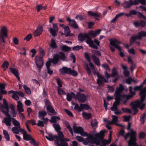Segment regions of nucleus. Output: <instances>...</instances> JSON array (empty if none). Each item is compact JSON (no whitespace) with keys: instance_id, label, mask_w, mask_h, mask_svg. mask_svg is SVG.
<instances>
[{"instance_id":"obj_59","label":"nucleus","mask_w":146,"mask_h":146,"mask_svg":"<svg viewBox=\"0 0 146 146\" xmlns=\"http://www.w3.org/2000/svg\"><path fill=\"white\" fill-rule=\"evenodd\" d=\"M137 15L139 17L141 18H143V19L146 20V17L144 16L141 13L137 12Z\"/></svg>"},{"instance_id":"obj_16","label":"nucleus","mask_w":146,"mask_h":146,"mask_svg":"<svg viewBox=\"0 0 146 146\" xmlns=\"http://www.w3.org/2000/svg\"><path fill=\"white\" fill-rule=\"evenodd\" d=\"M53 29L52 28L49 29V32L53 36H55L56 35V32L58 31V27L56 24L54 23L52 25Z\"/></svg>"},{"instance_id":"obj_10","label":"nucleus","mask_w":146,"mask_h":146,"mask_svg":"<svg viewBox=\"0 0 146 146\" xmlns=\"http://www.w3.org/2000/svg\"><path fill=\"white\" fill-rule=\"evenodd\" d=\"M73 128L75 133H80L81 135L83 136H88L87 133L84 132L82 127H76L75 125H74Z\"/></svg>"},{"instance_id":"obj_45","label":"nucleus","mask_w":146,"mask_h":146,"mask_svg":"<svg viewBox=\"0 0 146 146\" xmlns=\"http://www.w3.org/2000/svg\"><path fill=\"white\" fill-rule=\"evenodd\" d=\"M50 46L53 49L56 48L57 47L55 41L53 39H52L51 40V43L50 44Z\"/></svg>"},{"instance_id":"obj_27","label":"nucleus","mask_w":146,"mask_h":146,"mask_svg":"<svg viewBox=\"0 0 146 146\" xmlns=\"http://www.w3.org/2000/svg\"><path fill=\"white\" fill-rule=\"evenodd\" d=\"M146 37V32L144 31H141L138 33L137 35V37L139 40H141L142 37Z\"/></svg>"},{"instance_id":"obj_23","label":"nucleus","mask_w":146,"mask_h":146,"mask_svg":"<svg viewBox=\"0 0 146 146\" xmlns=\"http://www.w3.org/2000/svg\"><path fill=\"white\" fill-rule=\"evenodd\" d=\"M85 57L87 60L89 62V65L93 71H95V69L94 68L93 64L91 62L90 57L88 54L86 52L85 54Z\"/></svg>"},{"instance_id":"obj_25","label":"nucleus","mask_w":146,"mask_h":146,"mask_svg":"<svg viewBox=\"0 0 146 146\" xmlns=\"http://www.w3.org/2000/svg\"><path fill=\"white\" fill-rule=\"evenodd\" d=\"M42 31V28L41 26H40L37 28L36 30L34 33L35 36H38L39 35Z\"/></svg>"},{"instance_id":"obj_43","label":"nucleus","mask_w":146,"mask_h":146,"mask_svg":"<svg viewBox=\"0 0 146 146\" xmlns=\"http://www.w3.org/2000/svg\"><path fill=\"white\" fill-rule=\"evenodd\" d=\"M60 119V117L58 116H53L51 117V119L49 121L51 123H56L57 120H59Z\"/></svg>"},{"instance_id":"obj_47","label":"nucleus","mask_w":146,"mask_h":146,"mask_svg":"<svg viewBox=\"0 0 146 146\" xmlns=\"http://www.w3.org/2000/svg\"><path fill=\"white\" fill-rule=\"evenodd\" d=\"M64 34L66 36H68L70 35V30L68 26H66V28H65Z\"/></svg>"},{"instance_id":"obj_50","label":"nucleus","mask_w":146,"mask_h":146,"mask_svg":"<svg viewBox=\"0 0 146 146\" xmlns=\"http://www.w3.org/2000/svg\"><path fill=\"white\" fill-rule=\"evenodd\" d=\"M3 133L6 140L7 141H9L10 140V137L7 132L6 130H3Z\"/></svg>"},{"instance_id":"obj_35","label":"nucleus","mask_w":146,"mask_h":146,"mask_svg":"<svg viewBox=\"0 0 146 146\" xmlns=\"http://www.w3.org/2000/svg\"><path fill=\"white\" fill-rule=\"evenodd\" d=\"M47 110L49 112L52 113H54V114L55 115L56 114V113L55 112V111L53 108L50 105H48L46 108Z\"/></svg>"},{"instance_id":"obj_17","label":"nucleus","mask_w":146,"mask_h":146,"mask_svg":"<svg viewBox=\"0 0 146 146\" xmlns=\"http://www.w3.org/2000/svg\"><path fill=\"white\" fill-rule=\"evenodd\" d=\"M88 13L90 16L93 17L97 21H99L100 20V17L101 15V14L97 12H92L90 11H88Z\"/></svg>"},{"instance_id":"obj_48","label":"nucleus","mask_w":146,"mask_h":146,"mask_svg":"<svg viewBox=\"0 0 146 146\" xmlns=\"http://www.w3.org/2000/svg\"><path fill=\"white\" fill-rule=\"evenodd\" d=\"M143 87V86H142V84H141L139 86H137L135 87L134 88V90L135 91H136L137 90L140 91V93L142 91L143 89H142Z\"/></svg>"},{"instance_id":"obj_7","label":"nucleus","mask_w":146,"mask_h":146,"mask_svg":"<svg viewBox=\"0 0 146 146\" xmlns=\"http://www.w3.org/2000/svg\"><path fill=\"white\" fill-rule=\"evenodd\" d=\"M39 52L40 56L35 57V62L38 69L40 70L43 65L42 58L44 55L45 53L43 49L41 48L39 49Z\"/></svg>"},{"instance_id":"obj_12","label":"nucleus","mask_w":146,"mask_h":146,"mask_svg":"<svg viewBox=\"0 0 146 146\" xmlns=\"http://www.w3.org/2000/svg\"><path fill=\"white\" fill-rule=\"evenodd\" d=\"M87 96L84 94L78 92L76 94L75 99L77 100L79 102L84 103L87 100Z\"/></svg>"},{"instance_id":"obj_36","label":"nucleus","mask_w":146,"mask_h":146,"mask_svg":"<svg viewBox=\"0 0 146 146\" xmlns=\"http://www.w3.org/2000/svg\"><path fill=\"white\" fill-rule=\"evenodd\" d=\"M12 123L15 127H21V125L19 122L15 118H12Z\"/></svg>"},{"instance_id":"obj_9","label":"nucleus","mask_w":146,"mask_h":146,"mask_svg":"<svg viewBox=\"0 0 146 146\" xmlns=\"http://www.w3.org/2000/svg\"><path fill=\"white\" fill-rule=\"evenodd\" d=\"M1 111L6 116L8 117H10L9 114V110L7 102L5 99L3 100V105L1 107Z\"/></svg>"},{"instance_id":"obj_30","label":"nucleus","mask_w":146,"mask_h":146,"mask_svg":"<svg viewBox=\"0 0 146 146\" xmlns=\"http://www.w3.org/2000/svg\"><path fill=\"white\" fill-rule=\"evenodd\" d=\"M51 61L54 64H57L58 61L59 60V57L58 55V54H55L53 56V58L52 59H50Z\"/></svg>"},{"instance_id":"obj_44","label":"nucleus","mask_w":146,"mask_h":146,"mask_svg":"<svg viewBox=\"0 0 146 146\" xmlns=\"http://www.w3.org/2000/svg\"><path fill=\"white\" fill-rule=\"evenodd\" d=\"M23 136V139L25 140H31L33 139L32 136L31 135H28L27 133H26Z\"/></svg>"},{"instance_id":"obj_60","label":"nucleus","mask_w":146,"mask_h":146,"mask_svg":"<svg viewBox=\"0 0 146 146\" xmlns=\"http://www.w3.org/2000/svg\"><path fill=\"white\" fill-rule=\"evenodd\" d=\"M146 134L144 132H141L139 134V138L140 139L144 138L146 136Z\"/></svg>"},{"instance_id":"obj_15","label":"nucleus","mask_w":146,"mask_h":146,"mask_svg":"<svg viewBox=\"0 0 146 146\" xmlns=\"http://www.w3.org/2000/svg\"><path fill=\"white\" fill-rule=\"evenodd\" d=\"M121 43V42L116 39L111 40L110 41L111 45L114 46L115 48L120 51L121 50V48L119 46V44Z\"/></svg>"},{"instance_id":"obj_41","label":"nucleus","mask_w":146,"mask_h":146,"mask_svg":"<svg viewBox=\"0 0 146 146\" xmlns=\"http://www.w3.org/2000/svg\"><path fill=\"white\" fill-rule=\"evenodd\" d=\"M20 127H13L11 129V131L14 133L18 134L19 133Z\"/></svg>"},{"instance_id":"obj_39","label":"nucleus","mask_w":146,"mask_h":146,"mask_svg":"<svg viewBox=\"0 0 146 146\" xmlns=\"http://www.w3.org/2000/svg\"><path fill=\"white\" fill-rule=\"evenodd\" d=\"M111 117L112 118L111 120L113 122V123L114 125L115 124L116 125L121 126V125H119L117 123L118 120V117L117 116L115 115H112Z\"/></svg>"},{"instance_id":"obj_26","label":"nucleus","mask_w":146,"mask_h":146,"mask_svg":"<svg viewBox=\"0 0 146 146\" xmlns=\"http://www.w3.org/2000/svg\"><path fill=\"white\" fill-rule=\"evenodd\" d=\"M11 109V113L13 117L16 116L17 112L16 111L15 106L13 104H11L10 106Z\"/></svg>"},{"instance_id":"obj_5","label":"nucleus","mask_w":146,"mask_h":146,"mask_svg":"<svg viewBox=\"0 0 146 146\" xmlns=\"http://www.w3.org/2000/svg\"><path fill=\"white\" fill-rule=\"evenodd\" d=\"M141 100L134 102L132 103L133 105V109H135V111H137L136 109V107L142 105V106L140 107V109L142 110L143 109L145 104L144 102V101L145 100L146 96V87L143 88L142 91L140 93Z\"/></svg>"},{"instance_id":"obj_20","label":"nucleus","mask_w":146,"mask_h":146,"mask_svg":"<svg viewBox=\"0 0 146 146\" xmlns=\"http://www.w3.org/2000/svg\"><path fill=\"white\" fill-rule=\"evenodd\" d=\"M59 70L63 74H70L71 70L70 68H68L66 67H64L60 69Z\"/></svg>"},{"instance_id":"obj_22","label":"nucleus","mask_w":146,"mask_h":146,"mask_svg":"<svg viewBox=\"0 0 146 146\" xmlns=\"http://www.w3.org/2000/svg\"><path fill=\"white\" fill-rule=\"evenodd\" d=\"M7 30L6 27L5 26H3L1 27L0 31V36H4L5 37H7Z\"/></svg>"},{"instance_id":"obj_63","label":"nucleus","mask_w":146,"mask_h":146,"mask_svg":"<svg viewBox=\"0 0 146 146\" xmlns=\"http://www.w3.org/2000/svg\"><path fill=\"white\" fill-rule=\"evenodd\" d=\"M88 35L89 36L90 35L92 36L93 38L95 37L96 36L95 31H90L89 32L88 34Z\"/></svg>"},{"instance_id":"obj_57","label":"nucleus","mask_w":146,"mask_h":146,"mask_svg":"<svg viewBox=\"0 0 146 146\" xmlns=\"http://www.w3.org/2000/svg\"><path fill=\"white\" fill-rule=\"evenodd\" d=\"M138 39L137 38V35L136 36H132L131 38L130 39V43L131 44H133L135 41V40Z\"/></svg>"},{"instance_id":"obj_58","label":"nucleus","mask_w":146,"mask_h":146,"mask_svg":"<svg viewBox=\"0 0 146 146\" xmlns=\"http://www.w3.org/2000/svg\"><path fill=\"white\" fill-rule=\"evenodd\" d=\"M83 47L82 46H79V45H77L76 46H75L73 47L72 48V49L73 50H77L79 49L83 48Z\"/></svg>"},{"instance_id":"obj_61","label":"nucleus","mask_w":146,"mask_h":146,"mask_svg":"<svg viewBox=\"0 0 146 146\" xmlns=\"http://www.w3.org/2000/svg\"><path fill=\"white\" fill-rule=\"evenodd\" d=\"M18 94L16 93V92L14 93L12 95V97L15 100H18L19 99V98L18 96Z\"/></svg>"},{"instance_id":"obj_2","label":"nucleus","mask_w":146,"mask_h":146,"mask_svg":"<svg viewBox=\"0 0 146 146\" xmlns=\"http://www.w3.org/2000/svg\"><path fill=\"white\" fill-rule=\"evenodd\" d=\"M124 88L122 84H120L119 87L116 88V90L115 92V94L117 97L118 96L120 100V104L122 101V99H124L123 103L124 105H126L128 100L133 97L134 95L135 94V91H132V87L131 86L129 87V90L131 95H126L121 94L122 92L124 90Z\"/></svg>"},{"instance_id":"obj_6","label":"nucleus","mask_w":146,"mask_h":146,"mask_svg":"<svg viewBox=\"0 0 146 146\" xmlns=\"http://www.w3.org/2000/svg\"><path fill=\"white\" fill-rule=\"evenodd\" d=\"M136 132L132 130H131V132H129L125 136V139H127L130 137V139L128 142L129 146H138V145L135 141L136 140Z\"/></svg>"},{"instance_id":"obj_21","label":"nucleus","mask_w":146,"mask_h":146,"mask_svg":"<svg viewBox=\"0 0 146 146\" xmlns=\"http://www.w3.org/2000/svg\"><path fill=\"white\" fill-rule=\"evenodd\" d=\"M67 21L69 22V25L72 26L73 28L75 29H77L78 28L76 23L74 20H71L69 18H67Z\"/></svg>"},{"instance_id":"obj_54","label":"nucleus","mask_w":146,"mask_h":146,"mask_svg":"<svg viewBox=\"0 0 146 146\" xmlns=\"http://www.w3.org/2000/svg\"><path fill=\"white\" fill-rule=\"evenodd\" d=\"M74 109L75 110L78 112H80L82 111V109L80 106H79L77 104H75Z\"/></svg>"},{"instance_id":"obj_19","label":"nucleus","mask_w":146,"mask_h":146,"mask_svg":"<svg viewBox=\"0 0 146 146\" xmlns=\"http://www.w3.org/2000/svg\"><path fill=\"white\" fill-rule=\"evenodd\" d=\"M132 5H137L141 3L143 5H145L146 3L145 0H129Z\"/></svg>"},{"instance_id":"obj_8","label":"nucleus","mask_w":146,"mask_h":146,"mask_svg":"<svg viewBox=\"0 0 146 146\" xmlns=\"http://www.w3.org/2000/svg\"><path fill=\"white\" fill-rule=\"evenodd\" d=\"M53 126L55 131L57 132L58 136L66 142L69 141V139L64 138V136L62 132L60 131L61 127L59 125L58 123H55L53 124Z\"/></svg>"},{"instance_id":"obj_53","label":"nucleus","mask_w":146,"mask_h":146,"mask_svg":"<svg viewBox=\"0 0 146 146\" xmlns=\"http://www.w3.org/2000/svg\"><path fill=\"white\" fill-rule=\"evenodd\" d=\"M9 64L8 62L5 61L2 65V67L3 68L4 70H6L8 68V66Z\"/></svg>"},{"instance_id":"obj_3","label":"nucleus","mask_w":146,"mask_h":146,"mask_svg":"<svg viewBox=\"0 0 146 146\" xmlns=\"http://www.w3.org/2000/svg\"><path fill=\"white\" fill-rule=\"evenodd\" d=\"M78 40L81 42L86 39V43L91 48L94 49H97L100 46V42L96 39L94 41L87 33H80L78 35Z\"/></svg>"},{"instance_id":"obj_11","label":"nucleus","mask_w":146,"mask_h":146,"mask_svg":"<svg viewBox=\"0 0 146 146\" xmlns=\"http://www.w3.org/2000/svg\"><path fill=\"white\" fill-rule=\"evenodd\" d=\"M97 76L98 78L97 80V83L99 86H103V82H108V80H106L104 76L101 75L98 73H97Z\"/></svg>"},{"instance_id":"obj_24","label":"nucleus","mask_w":146,"mask_h":146,"mask_svg":"<svg viewBox=\"0 0 146 146\" xmlns=\"http://www.w3.org/2000/svg\"><path fill=\"white\" fill-rule=\"evenodd\" d=\"M23 105L21 101H18L17 104V110L18 112H23L24 110L23 108Z\"/></svg>"},{"instance_id":"obj_51","label":"nucleus","mask_w":146,"mask_h":146,"mask_svg":"<svg viewBox=\"0 0 146 146\" xmlns=\"http://www.w3.org/2000/svg\"><path fill=\"white\" fill-rule=\"evenodd\" d=\"M80 106L82 109V111L83 110V109L88 110L90 109L89 106L86 104H80Z\"/></svg>"},{"instance_id":"obj_28","label":"nucleus","mask_w":146,"mask_h":146,"mask_svg":"<svg viewBox=\"0 0 146 146\" xmlns=\"http://www.w3.org/2000/svg\"><path fill=\"white\" fill-rule=\"evenodd\" d=\"M130 0L125 1L122 3V6L124 8H128L132 6Z\"/></svg>"},{"instance_id":"obj_46","label":"nucleus","mask_w":146,"mask_h":146,"mask_svg":"<svg viewBox=\"0 0 146 146\" xmlns=\"http://www.w3.org/2000/svg\"><path fill=\"white\" fill-rule=\"evenodd\" d=\"M31 145L33 146H39V143L38 141H36L33 138L30 141Z\"/></svg>"},{"instance_id":"obj_18","label":"nucleus","mask_w":146,"mask_h":146,"mask_svg":"<svg viewBox=\"0 0 146 146\" xmlns=\"http://www.w3.org/2000/svg\"><path fill=\"white\" fill-rule=\"evenodd\" d=\"M9 69L11 72L16 77L19 81H20V78L19 75V73L18 70L13 68H10Z\"/></svg>"},{"instance_id":"obj_38","label":"nucleus","mask_w":146,"mask_h":146,"mask_svg":"<svg viewBox=\"0 0 146 146\" xmlns=\"http://www.w3.org/2000/svg\"><path fill=\"white\" fill-rule=\"evenodd\" d=\"M83 117L86 119H88L92 117V115L91 113H87L86 112H83L82 113Z\"/></svg>"},{"instance_id":"obj_52","label":"nucleus","mask_w":146,"mask_h":146,"mask_svg":"<svg viewBox=\"0 0 146 146\" xmlns=\"http://www.w3.org/2000/svg\"><path fill=\"white\" fill-rule=\"evenodd\" d=\"M57 91L58 94L60 95H62V94H65V92L61 88L59 87H57Z\"/></svg>"},{"instance_id":"obj_14","label":"nucleus","mask_w":146,"mask_h":146,"mask_svg":"<svg viewBox=\"0 0 146 146\" xmlns=\"http://www.w3.org/2000/svg\"><path fill=\"white\" fill-rule=\"evenodd\" d=\"M133 102H132L130 104V105L132 106V108L131 109H130L128 108H121V110L122 111V112H123V113L124 112V113H132V110H133L135 112V113H133V115L137 113L138 111V110L137 109V108L139 107L140 108V107H141L142 105H141L139 106L136 107V109L137 110V111H135V109L133 108V107L134 106L133 105H132V103Z\"/></svg>"},{"instance_id":"obj_56","label":"nucleus","mask_w":146,"mask_h":146,"mask_svg":"<svg viewBox=\"0 0 146 146\" xmlns=\"http://www.w3.org/2000/svg\"><path fill=\"white\" fill-rule=\"evenodd\" d=\"M117 74V71L115 68H113L112 70L111 76L112 77H114Z\"/></svg>"},{"instance_id":"obj_32","label":"nucleus","mask_w":146,"mask_h":146,"mask_svg":"<svg viewBox=\"0 0 146 146\" xmlns=\"http://www.w3.org/2000/svg\"><path fill=\"white\" fill-rule=\"evenodd\" d=\"M75 94L73 92H71L70 93H68L66 95V99L68 101H70L72 98L73 97L75 96Z\"/></svg>"},{"instance_id":"obj_42","label":"nucleus","mask_w":146,"mask_h":146,"mask_svg":"<svg viewBox=\"0 0 146 146\" xmlns=\"http://www.w3.org/2000/svg\"><path fill=\"white\" fill-rule=\"evenodd\" d=\"M65 125L67 128L69 129V131L71 134L73 136V132L72 131V129L70 127L69 123L67 121H65Z\"/></svg>"},{"instance_id":"obj_62","label":"nucleus","mask_w":146,"mask_h":146,"mask_svg":"<svg viewBox=\"0 0 146 146\" xmlns=\"http://www.w3.org/2000/svg\"><path fill=\"white\" fill-rule=\"evenodd\" d=\"M108 92L112 93L114 92V88L112 86H109L107 87Z\"/></svg>"},{"instance_id":"obj_55","label":"nucleus","mask_w":146,"mask_h":146,"mask_svg":"<svg viewBox=\"0 0 146 146\" xmlns=\"http://www.w3.org/2000/svg\"><path fill=\"white\" fill-rule=\"evenodd\" d=\"M62 50L64 51H68L70 50V48L66 45H64L62 46L61 47Z\"/></svg>"},{"instance_id":"obj_1","label":"nucleus","mask_w":146,"mask_h":146,"mask_svg":"<svg viewBox=\"0 0 146 146\" xmlns=\"http://www.w3.org/2000/svg\"><path fill=\"white\" fill-rule=\"evenodd\" d=\"M105 136L104 131H101L99 133H96L88 136L85 139L80 136L76 137V139L80 142L83 141V143L86 145L88 144L89 146H94L93 144L98 145L100 142V139L104 138Z\"/></svg>"},{"instance_id":"obj_40","label":"nucleus","mask_w":146,"mask_h":146,"mask_svg":"<svg viewBox=\"0 0 146 146\" xmlns=\"http://www.w3.org/2000/svg\"><path fill=\"white\" fill-rule=\"evenodd\" d=\"M57 54L58 55L59 59L64 61L65 60L66 57L64 53L62 52H59L58 54Z\"/></svg>"},{"instance_id":"obj_4","label":"nucleus","mask_w":146,"mask_h":146,"mask_svg":"<svg viewBox=\"0 0 146 146\" xmlns=\"http://www.w3.org/2000/svg\"><path fill=\"white\" fill-rule=\"evenodd\" d=\"M45 137L50 141L54 140L55 145L57 146H68V143L58 135H53L51 133H49Z\"/></svg>"},{"instance_id":"obj_13","label":"nucleus","mask_w":146,"mask_h":146,"mask_svg":"<svg viewBox=\"0 0 146 146\" xmlns=\"http://www.w3.org/2000/svg\"><path fill=\"white\" fill-rule=\"evenodd\" d=\"M114 95L115 96V101L113 103L112 106L111 107V109L112 111L115 112L117 110L118 106L120 104V102L119 97H116L115 94Z\"/></svg>"},{"instance_id":"obj_37","label":"nucleus","mask_w":146,"mask_h":146,"mask_svg":"<svg viewBox=\"0 0 146 146\" xmlns=\"http://www.w3.org/2000/svg\"><path fill=\"white\" fill-rule=\"evenodd\" d=\"M92 57L93 60L94 62L98 66H99L100 64L99 61V58L96 56L95 55H93L92 56Z\"/></svg>"},{"instance_id":"obj_34","label":"nucleus","mask_w":146,"mask_h":146,"mask_svg":"<svg viewBox=\"0 0 146 146\" xmlns=\"http://www.w3.org/2000/svg\"><path fill=\"white\" fill-rule=\"evenodd\" d=\"M6 117L4 119V123L7 126H10L11 125V118H10V116L9 117Z\"/></svg>"},{"instance_id":"obj_29","label":"nucleus","mask_w":146,"mask_h":146,"mask_svg":"<svg viewBox=\"0 0 146 146\" xmlns=\"http://www.w3.org/2000/svg\"><path fill=\"white\" fill-rule=\"evenodd\" d=\"M111 131H110V133L109 135V139L108 140H101V142L103 143L109 144L111 141Z\"/></svg>"},{"instance_id":"obj_31","label":"nucleus","mask_w":146,"mask_h":146,"mask_svg":"<svg viewBox=\"0 0 146 146\" xmlns=\"http://www.w3.org/2000/svg\"><path fill=\"white\" fill-rule=\"evenodd\" d=\"M46 112L44 111H39L38 113V117L41 119H43L45 116L46 115Z\"/></svg>"},{"instance_id":"obj_64","label":"nucleus","mask_w":146,"mask_h":146,"mask_svg":"<svg viewBox=\"0 0 146 146\" xmlns=\"http://www.w3.org/2000/svg\"><path fill=\"white\" fill-rule=\"evenodd\" d=\"M125 82L128 84H131L132 82V78L130 77L125 80Z\"/></svg>"},{"instance_id":"obj_33","label":"nucleus","mask_w":146,"mask_h":146,"mask_svg":"<svg viewBox=\"0 0 146 146\" xmlns=\"http://www.w3.org/2000/svg\"><path fill=\"white\" fill-rule=\"evenodd\" d=\"M91 125L93 129H94L93 133L95 132L96 131L95 130L98 126V122L95 119L93 120L91 122Z\"/></svg>"},{"instance_id":"obj_49","label":"nucleus","mask_w":146,"mask_h":146,"mask_svg":"<svg viewBox=\"0 0 146 146\" xmlns=\"http://www.w3.org/2000/svg\"><path fill=\"white\" fill-rule=\"evenodd\" d=\"M23 88L26 93L28 95L31 94V92L30 89L26 85H24L23 86Z\"/></svg>"}]
</instances>
